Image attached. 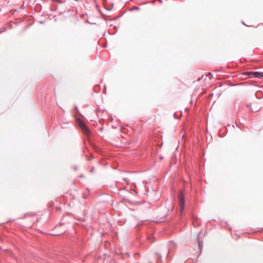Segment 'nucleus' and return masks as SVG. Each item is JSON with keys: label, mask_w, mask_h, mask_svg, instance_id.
<instances>
[{"label": "nucleus", "mask_w": 263, "mask_h": 263, "mask_svg": "<svg viewBox=\"0 0 263 263\" xmlns=\"http://www.w3.org/2000/svg\"><path fill=\"white\" fill-rule=\"evenodd\" d=\"M124 180L125 182H127L126 179L125 178H124Z\"/></svg>", "instance_id": "obj_8"}, {"label": "nucleus", "mask_w": 263, "mask_h": 263, "mask_svg": "<svg viewBox=\"0 0 263 263\" xmlns=\"http://www.w3.org/2000/svg\"><path fill=\"white\" fill-rule=\"evenodd\" d=\"M199 234H198V235H197V240H198V242H199Z\"/></svg>", "instance_id": "obj_6"}, {"label": "nucleus", "mask_w": 263, "mask_h": 263, "mask_svg": "<svg viewBox=\"0 0 263 263\" xmlns=\"http://www.w3.org/2000/svg\"><path fill=\"white\" fill-rule=\"evenodd\" d=\"M151 237H152V236H149V237H148V239H150Z\"/></svg>", "instance_id": "obj_9"}, {"label": "nucleus", "mask_w": 263, "mask_h": 263, "mask_svg": "<svg viewBox=\"0 0 263 263\" xmlns=\"http://www.w3.org/2000/svg\"><path fill=\"white\" fill-rule=\"evenodd\" d=\"M74 109L77 110V107L76 106L74 107Z\"/></svg>", "instance_id": "obj_7"}, {"label": "nucleus", "mask_w": 263, "mask_h": 263, "mask_svg": "<svg viewBox=\"0 0 263 263\" xmlns=\"http://www.w3.org/2000/svg\"><path fill=\"white\" fill-rule=\"evenodd\" d=\"M178 198L179 200L180 210L181 213H182L185 205L184 196L182 192H180L179 193Z\"/></svg>", "instance_id": "obj_1"}, {"label": "nucleus", "mask_w": 263, "mask_h": 263, "mask_svg": "<svg viewBox=\"0 0 263 263\" xmlns=\"http://www.w3.org/2000/svg\"><path fill=\"white\" fill-rule=\"evenodd\" d=\"M254 77L257 78H263V72H258V71H253Z\"/></svg>", "instance_id": "obj_3"}, {"label": "nucleus", "mask_w": 263, "mask_h": 263, "mask_svg": "<svg viewBox=\"0 0 263 263\" xmlns=\"http://www.w3.org/2000/svg\"><path fill=\"white\" fill-rule=\"evenodd\" d=\"M243 75L250 76L253 75V71H246L243 73Z\"/></svg>", "instance_id": "obj_4"}, {"label": "nucleus", "mask_w": 263, "mask_h": 263, "mask_svg": "<svg viewBox=\"0 0 263 263\" xmlns=\"http://www.w3.org/2000/svg\"><path fill=\"white\" fill-rule=\"evenodd\" d=\"M156 257L158 259H161V256L160 255L158 254H156Z\"/></svg>", "instance_id": "obj_5"}, {"label": "nucleus", "mask_w": 263, "mask_h": 263, "mask_svg": "<svg viewBox=\"0 0 263 263\" xmlns=\"http://www.w3.org/2000/svg\"><path fill=\"white\" fill-rule=\"evenodd\" d=\"M79 126L81 127V128L84 131V132L86 134L89 135L90 133V131L89 130V129L87 128L86 124L81 120H79Z\"/></svg>", "instance_id": "obj_2"}]
</instances>
